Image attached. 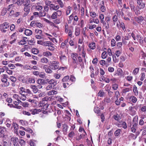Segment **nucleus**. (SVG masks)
Returning <instances> with one entry per match:
<instances>
[{
  "instance_id": "f257e3e1",
  "label": "nucleus",
  "mask_w": 146,
  "mask_h": 146,
  "mask_svg": "<svg viewBox=\"0 0 146 146\" xmlns=\"http://www.w3.org/2000/svg\"><path fill=\"white\" fill-rule=\"evenodd\" d=\"M57 57L60 62L62 64H64L67 62V57L62 51L59 52Z\"/></svg>"
},
{
  "instance_id": "f03ea898",
  "label": "nucleus",
  "mask_w": 146,
  "mask_h": 146,
  "mask_svg": "<svg viewBox=\"0 0 146 146\" xmlns=\"http://www.w3.org/2000/svg\"><path fill=\"white\" fill-rule=\"evenodd\" d=\"M7 76L6 74H3L2 76L1 79L2 81L4 83L2 85V86L4 87L8 86L9 85V83L7 82Z\"/></svg>"
},
{
  "instance_id": "7ed1b4c3",
  "label": "nucleus",
  "mask_w": 146,
  "mask_h": 146,
  "mask_svg": "<svg viewBox=\"0 0 146 146\" xmlns=\"http://www.w3.org/2000/svg\"><path fill=\"white\" fill-rule=\"evenodd\" d=\"M59 64V62L57 61H53L52 64L49 66V68L52 70H56L59 68V66L57 65Z\"/></svg>"
},
{
  "instance_id": "20e7f679",
  "label": "nucleus",
  "mask_w": 146,
  "mask_h": 146,
  "mask_svg": "<svg viewBox=\"0 0 146 146\" xmlns=\"http://www.w3.org/2000/svg\"><path fill=\"white\" fill-rule=\"evenodd\" d=\"M11 140L14 146H19V140L17 137H12L11 138Z\"/></svg>"
},
{
  "instance_id": "39448f33",
  "label": "nucleus",
  "mask_w": 146,
  "mask_h": 146,
  "mask_svg": "<svg viewBox=\"0 0 146 146\" xmlns=\"http://www.w3.org/2000/svg\"><path fill=\"white\" fill-rule=\"evenodd\" d=\"M137 7L139 9H143L145 7V3L141 0H137Z\"/></svg>"
},
{
  "instance_id": "423d86ee",
  "label": "nucleus",
  "mask_w": 146,
  "mask_h": 146,
  "mask_svg": "<svg viewBox=\"0 0 146 146\" xmlns=\"http://www.w3.org/2000/svg\"><path fill=\"white\" fill-rule=\"evenodd\" d=\"M25 6L24 11L25 12L23 14V17H25L29 13L30 10V7L31 6Z\"/></svg>"
},
{
  "instance_id": "0eeeda50",
  "label": "nucleus",
  "mask_w": 146,
  "mask_h": 146,
  "mask_svg": "<svg viewBox=\"0 0 146 146\" xmlns=\"http://www.w3.org/2000/svg\"><path fill=\"white\" fill-rule=\"evenodd\" d=\"M46 81L48 82L49 84L52 85L53 87L55 86L57 84L56 80L53 79L49 80L48 79L46 80Z\"/></svg>"
},
{
  "instance_id": "6e6552de",
  "label": "nucleus",
  "mask_w": 146,
  "mask_h": 146,
  "mask_svg": "<svg viewBox=\"0 0 146 146\" xmlns=\"http://www.w3.org/2000/svg\"><path fill=\"white\" fill-rule=\"evenodd\" d=\"M29 111L30 112H31V114L33 115H35L41 111L40 109H37L35 108L32 109H29Z\"/></svg>"
},
{
  "instance_id": "1a4fd4ad",
  "label": "nucleus",
  "mask_w": 146,
  "mask_h": 146,
  "mask_svg": "<svg viewBox=\"0 0 146 146\" xmlns=\"http://www.w3.org/2000/svg\"><path fill=\"white\" fill-rule=\"evenodd\" d=\"M50 9L51 10L56 11L60 8L59 6L58 5H55L53 4H51L49 6Z\"/></svg>"
},
{
  "instance_id": "9d476101",
  "label": "nucleus",
  "mask_w": 146,
  "mask_h": 146,
  "mask_svg": "<svg viewBox=\"0 0 146 146\" xmlns=\"http://www.w3.org/2000/svg\"><path fill=\"white\" fill-rule=\"evenodd\" d=\"M30 87L32 89V91L34 93H36L38 90L37 86L36 85H31L30 86Z\"/></svg>"
},
{
  "instance_id": "9b49d317",
  "label": "nucleus",
  "mask_w": 146,
  "mask_h": 146,
  "mask_svg": "<svg viewBox=\"0 0 146 146\" xmlns=\"http://www.w3.org/2000/svg\"><path fill=\"white\" fill-rule=\"evenodd\" d=\"M9 24L6 22L3 23V24L1 25L0 28L4 29H8L9 27Z\"/></svg>"
},
{
  "instance_id": "f8f14e48",
  "label": "nucleus",
  "mask_w": 146,
  "mask_h": 146,
  "mask_svg": "<svg viewBox=\"0 0 146 146\" xmlns=\"http://www.w3.org/2000/svg\"><path fill=\"white\" fill-rule=\"evenodd\" d=\"M78 64V61H74L72 60V62L70 64V66H71L72 67L75 68H77V65Z\"/></svg>"
},
{
  "instance_id": "ddd939ff",
  "label": "nucleus",
  "mask_w": 146,
  "mask_h": 146,
  "mask_svg": "<svg viewBox=\"0 0 146 146\" xmlns=\"http://www.w3.org/2000/svg\"><path fill=\"white\" fill-rule=\"evenodd\" d=\"M6 129L5 127L3 126H0V133L3 135H4L6 132Z\"/></svg>"
},
{
  "instance_id": "4468645a",
  "label": "nucleus",
  "mask_w": 146,
  "mask_h": 146,
  "mask_svg": "<svg viewBox=\"0 0 146 146\" xmlns=\"http://www.w3.org/2000/svg\"><path fill=\"white\" fill-rule=\"evenodd\" d=\"M27 38L25 37H23V39L21 40L18 42L19 45H23L25 44L26 43V40Z\"/></svg>"
},
{
  "instance_id": "2eb2a0df",
  "label": "nucleus",
  "mask_w": 146,
  "mask_h": 146,
  "mask_svg": "<svg viewBox=\"0 0 146 146\" xmlns=\"http://www.w3.org/2000/svg\"><path fill=\"white\" fill-rule=\"evenodd\" d=\"M35 82V80L34 79L29 78L27 79L26 80L25 82L27 84L34 83Z\"/></svg>"
},
{
  "instance_id": "dca6fc26",
  "label": "nucleus",
  "mask_w": 146,
  "mask_h": 146,
  "mask_svg": "<svg viewBox=\"0 0 146 146\" xmlns=\"http://www.w3.org/2000/svg\"><path fill=\"white\" fill-rule=\"evenodd\" d=\"M129 100L130 101L133 103H136L137 101V98L135 96H131L129 98Z\"/></svg>"
},
{
  "instance_id": "f3484780",
  "label": "nucleus",
  "mask_w": 146,
  "mask_h": 146,
  "mask_svg": "<svg viewBox=\"0 0 146 146\" xmlns=\"http://www.w3.org/2000/svg\"><path fill=\"white\" fill-rule=\"evenodd\" d=\"M78 54L76 53H72L71 54V56L72 60L78 61L77 58L78 57Z\"/></svg>"
},
{
  "instance_id": "a211bd4d",
  "label": "nucleus",
  "mask_w": 146,
  "mask_h": 146,
  "mask_svg": "<svg viewBox=\"0 0 146 146\" xmlns=\"http://www.w3.org/2000/svg\"><path fill=\"white\" fill-rule=\"evenodd\" d=\"M47 102H45L42 100V101L40 102V106L45 107V108H47L48 105V104H46Z\"/></svg>"
},
{
  "instance_id": "6ab92c4d",
  "label": "nucleus",
  "mask_w": 146,
  "mask_h": 146,
  "mask_svg": "<svg viewBox=\"0 0 146 146\" xmlns=\"http://www.w3.org/2000/svg\"><path fill=\"white\" fill-rule=\"evenodd\" d=\"M80 29L78 27H76L75 30V35L76 36H78L80 34Z\"/></svg>"
},
{
  "instance_id": "aec40b11",
  "label": "nucleus",
  "mask_w": 146,
  "mask_h": 146,
  "mask_svg": "<svg viewBox=\"0 0 146 146\" xmlns=\"http://www.w3.org/2000/svg\"><path fill=\"white\" fill-rule=\"evenodd\" d=\"M133 92L134 93V95L135 96H137L138 94V91L137 89V88L136 86L134 85L133 89Z\"/></svg>"
},
{
  "instance_id": "412c9836",
  "label": "nucleus",
  "mask_w": 146,
  "mask_h": 146,
  "mask_svg": "<svg viewBox=\"0 0 146 146\" xmlns=\"http://www.w3.org/2000/svg\"><path fill=\"white\" fill-rule=\"evenodd\" d=\"M105 95V93L104 92L103 90H101L98 92V96L100 97H104Z\"/></svg>"
},
{
  "instance_id": "4be33fe9",
  "label": "nucleus",
  "mask_w": 146,
  "mask_h": 146,
  "mask_svg": "<svg viewBox=\"0 0 146 146\" xmlns=\"http://www.w3.org/2000/svg\"><path fill=\"white\" fill-rule=\"evenodd\" d=\"M57 92L55 90H52L48 91L47 93L48 95L51 96L54 94H57Z\"/></svg>"
},
{
  "instance_id": "5701e85b",
  "label": "nucleus",
  "mask_w": 146,
  "mask_h": 146,
  "mask_svg": "<svg viewBox=\"0 0 146 146\" xmlns=\"http://www.w3.org/2000/svg\"><path fill=\"white\" fill-rule=\"evenodd\" d=\"M139 68H136L133 70L132 74L133 75H136L139 72Z\"/></svg>"
},
{
  "instance_id": "b1692460",
  "label": "nucleus",
  "mask_w": 146,
  "mask_h": 146,
  "mask_svg": "<svg viewBox=\"0 0 146 146\" xmlns=\"http://www.w3.org/2000/svg\"><path fill=\"white\" fill-rule=\"evenodd\" d=\"M36 82L39 85H43L45 84V81L44 79L40 78L37 80Z\"/></svg>"
},
{
  "instance_id": "393cba45",
  "label": "nucleus",
  "mask_w": 146,
  "mask_h": 146,
  "mask_svg": "<svg viewBox=\"0 0 146 146\" xmlns=\"http://www.w3.org/2000/svg\"><path fill=\"white\" fill-rule=\"evenodd\" d=\"M25 34L27 36H30L32 34V31L29 29H26L25 31Z\"/></svg>"
},
{
  "instance_id": "a878e982",
  "label": "nucleus",
  "mask_w": 146,
  "mask_h": 146,
  "mask_svg": "<svg viewBox=\"0 0 146 146\" xmlns=\"http://www.w3.org/2000/svg\"><path fill=\"white\" fill-rule=\"evenodd\" d=\"M101 23H102L103 26L104 27L105 29L107 30L109 29V26L108 23H107L104 21H102V22H101Z\"/></svg>"
},
{
  "instance_id": "bb28decb",
  "label": "nucleus",
  "mask_w": 146,
  "mask_h": 146,
  "mask_svg": "<svg viewBox=\"0 0 146 146\" xmlns=\"http://www.w3.org/2000/svg\"><path fill=\"white\" fill-rule=\"evenodd\" d=\"M94 111L95 113L98 114V116L99 115V113L100 112V110L98 107H95L94 109Z\"/></svg>"
},
{
  "instance_id": "cd10ccee",
  "label": "nucleus",
  "mask_w": 146,
  "mask_h": 146,
  "mask_svg": "<svg viewBox=\"0 0 146 146\" xmlns=\"http://www.w3.org/2000/svg\"><path fill=\"white\" fill-rule=\"evenodd\" d=\"M40 62L42 63H47L48 62V60L46 58L43 57L41 59Z\"/></svg>"
},
{
  "instance_id": "c85d7f7f",
  "label": "nucleus",
  "mask_w": 146,
  "mask_h": 146,
  "mask_svg": "<svg viewBox=\"0 0 146 146\" xmlns=\"http://www.w3.org/2000/svg\"><path fill=\"white\" fill-rule=\"evenodd\" d=\"M89 47L92 50L96 48L95 43L94 42H93L90 44H89Z\"/></svg>"
},
{
  "instance_id": "c756f323",
  "label": "nucleus",
  "mask_w": 146,
  "mask_h": 146,
  "mask_svg": "<svg viewBox=\"0 0 146 146\" xmlns=\"http://www.w3.org/2000/svg\"><path fill=\"white\" fill-rule=\"evenodd\" d=\"M43 55L44 56L47 57L48 56H51L52 55V54L50 52L46 51L43 52Z\"/></svg>"
},
{
  "instance_id": "7c9ffc66",
  "label": "nucleus",
  "mask_w": 146,
  "mask_h": 146,
  "mask_svg": "<svg viewBox=\"0 0 146 146\" xmlns=\"http://www.w3.org/2000/svg\"><path fill=\"white\" fill-rule=\"evenodd\" d=\"M52 44V43L50 41H45L44 42L43 46L48 47L49 45Z\"/></svg>"
},
{
  "instance_id": "2f4dec72",
  "label": "nucleus",
  "mask_w": 146,
  "mask_h": 146,
  "mask_svg": "<svg viewBox=\"0 0 146 146\" xmlns=\"http://www.w3.org/2000/svg\"><path fill=\"white\" fill-rule=\"evenodd\" d=\"M74 17V15L73 14H71L69 18V20H68V23H70L72 22V20L73 19Z\"/></svg>"
},
{
  "instance_id": "473e14b6",
  "label": "nucleus",
  "mask_w": 146,
  "mask_h": 146,
  "mask_svg": "<svg viewBox=\"0 0 146 146\" xmlns=\"http://www.w3.org/2000/svg\"><path fill=\"white\" fill-rule=\"evenodd\" d=\"M61 76V74H60L55 73L53 75V77L56 79H59Z\"/></svg>"
},
{
  "instance_id": "72a5a7b5",
  "label": "nucleus",
  "mask_w": 146,
  "mask_h": 146,
  "mask_svg": "<svg viewBox=\"0 0 146 146\" xmlns=\"http://www.w3.org/2000/svg\"><path fill=\"white\" fill-rule=\"evenodd\" d=\"M24 6H31L30 1L29 0H24Z\"/></svg>"
},
{
  "instance_id": "f704fd0d",
  "label": "nucleus",
  "mask_w": 146,
  "mask_h": 146,
  "mask_svg": "<svg viewBox=\"0 0 146 146\" xmlns=\"http://www.w3.org/2000/svg\"><path fill=\"white\" fill-rule=\"evenodd\" d=\"M7 9L6 8H4L2 9L1 13V15L2 16L4 15L5 14L7 13Z\"/></svg>"
},
{
  "instance_id": "c9c22d12",
  "label": "nucleus",
  "mask_w": 146,
  "mask_h": 146,
  "mask_svg": "<svg viewBox=\"0 0 146 146\" xmlns=\"http://www.w3.org/2000/svg\"><path fill=\"white\" fill-rule=\"evenodd\" d=\"M121 131V130L120 129H118L116 130L114 133L115 135V136H118L119 135Z\"/></svg>"
},
{
  "instance_id": "e433bc0d",
  "label": "nucleus",
  "mask_w": 146,
  "mask_h": 146,
  "mask_svg": "<svg viewBox=\"0 0 146 146\" xmlns=\"http://www.w3.org/2000/svg\"><path fill=\"white\" fill-rule=\"evenodd\" d=\"M101 10L102 12H104L105 11V7L104 6V1H102L101 2Z\"/></svg>"
},
{
  "instance_id": "4c0bfd02",
  "label": "nucleus",
  "mask_w": 146,
  "mask_h": 146,
  "mask_svg": "<svg viewBox=\"0 0 146 146\" xmlns=\"http://www.w3.org/2000/svg\"><path fill=\"white\" fill-rule=\"evenodd\" d=\"M113 117L114 119L117 121H118L121 119V117L118 114L113 115Z\"/></svg>"
},
{
  "instance_id": "58836bf2",
  "label": "nucleus",
  "mask_w": 146,
  "mask_h": 146,
  "mask_svg": "<svg viewBox=\"0 0 146 146\" xmlns=\"http://www.w3.org/2000/svg\"><path fill=\"white\" fill-rule=\"evenodd\" d=\"M22 113L23 114L25 115H27L28 116H30L31 115V113L29 111H22Z\"/></svg>"
},
{
  "instance_id": "ea45409f",
  "label": "nucleus",
  "mask_w": 146,
  "mask_h": 146,
  "mask_svg": "<svg viewBox=\"0 0 146 146\" xmlns=\"http://www.w3.org/2000/svg\"><path fill=\"white\" fill-rule=\"evenodd\" d=\"M117 15H115L113 16L112 18V20L113 22L114 25H115V22L117 21Z\"/></svg>"
},
{
  "instance_id": "a19ab883",
  "label": "nucleus",
  "mask_w": 146,
  "mask_h": 146,
  "mask_svg": "<svg viewBox=\"0 0 146 146\" xmlns=\"http://www.w3.org/2000/svg\"><path fill=\"white\" fill-rule=\"evenodd\" d=\"M69 81L67 82L66 83L64 82L63 83V86L64 88H66L67 87H68L69 85L71 84Z\"/></svg>"
},
{
  "instance_id": "79ce46f5",
  "label": "nucleus",
  "mask_w": 146,
  "mask_h": 146,
  "mask_svg": "<svg viewBox=\"0 0 146 146\" xmlns=\"http://www.w3.org/2000/svg\"><path fill=\"white\" fill-rule=\"evenodd\" d=\"M32 52L34 54H37L38 52L39 51L36 48H33L31 50Z\"/></svg>"
},
{
  "instance_id": "37998d69",
  "label": "nucleus",
  "mask_w": 146,
  "mask_h": 146,
  "mask_svg": "<svg viewBox=\"0 0 146 146\" xmlns=\"http://www.w3.org/2000/svg\"><path fill=\"white\" fill-rule=\"evenodd\" d=\"M107 56V54L106 51L103 52L102 54V57L103 59L106 58Z\"/></svg>"
},
{
  "instance_id": "c03bdc74",
  "label": "nucleus",
  "mask_w": 146,
  "mask_h": 146,
  "mask_svg": "<svg viewBox=\"0 0 146 146\" xmlns=\"http://www.w3.org/2000/svg\"><path fill=\"white\" fill-rule=\"evenodd\" d=\"M13 98L16 99L19 102H21V101L19 100V95L15 94L13 95Z\"/></svg>"
},
{
  "instance_id": "a18cd8bd",
  "label": "nucleus",
  "mask_w": 146,
  "mask_h": 146,
  "mask_svg": "<svg viewBox=\"0 0 146 146\" xmlns=\"http://www.w3.org/2000/svg\"><path fill=\"white\" fill-rule=\"evenodd\" d=\"M145 78V74L144 72L141 73V74L140 80L143 81Z\"/></svg>"
},
{
  "instance_id": "49530a36",
  "label": "nucleus",
  "mask_w": 146,
  "mask_h": 146,
  "mask_svg": "<svg viewBox=\"0 0 146 146\" xmlns=\"http://www.w3.org/2000/svg\"><path fill=\"white\" fill-rule=\"evenodd\" d=\"M26 93V95H27L28 94L33 95V93L29 89H26L25 91V94Z\"/></svg>"
},
{
  "instance_id": "de8ad7c7",
  "label": "nucleus",
  "mask_w": 146,
  "mask_h": 146,
  "mask_svg": "<svg viewBox=\"0 0 146 146\" xmlns=\"http://www.w3.org/2000/svg\"><path fill=\"white\" fill-rule=\"evenodd\" d=\"M51 18L52 19H55L57 18V15L55 12H54L51 16Z\"/></svg>"
},
{
  "instance_id": "09e8293b",
  "label": "nucleus",
  "mask_w": 146,
  "mask_h": 146,
  "mask_svg": "<svg viewBox=\"0 0 146 146\" xmlns=\"http://www.w3.org/2000/svg\"><path fill=\"white\" fill-rule=\"evenodd\" d=\"M90 15L93 18L95 17L96 16V13L94 11H90Z\"/></svg>"
},
{
  "instance_id": "8fccbe9b",
  "label": "nucleus",
  "mask_w": 146,
  "mask_h": 146,
  "mask_svg": "<svg viewBox=\"0 0 146 146\" xmlns=\"http://www.w3.org/2000/svg\"><path fill=\"white\" fill-rule=\"evenodd\" d=\"M19 103H21V105H22L23 107H28L29 106V104L27 102H23L21 101V102H19Z\"/></svg>"
},
{
  "instance_id": "3c124183",
  "label": "nucleus",
  "mask_w": 146,
  "mask_h": 146,
  "mask_svg": "<svg viewBox=\"0 0 146 146\" xmlns=\"http://www.w3.org/2000/svg\"><path fill=\"white\" fill-rule=\"evenodd\" d=\"M112 88L114 90H117L118 88V85L117 84H114L112 85Z\"/></svg>"
},
{
  "instance_id": "603ef678",
  "label": "nucleus",
  "mask_w": 146,
  "mask_h": 146,
  "mask_svg": "<svg viewBox=\"0 0 146 146\" xmlns=\"http://www.w3.org/2000/svg\"><path fill=\"white\" fill-rule=\"evenodd\" d=\"M111 61V58L110 57H108L106 59V63L107 65L108 66L109 65V63H110Z\"/></svg>"
},
{
  "instance_id": "864d4df0",
  "label": "nucleus",
  "mask_w": 146,
  "mask_h": 146,
  "mask_svg": "<svg viewBox=\"0 0 146 146\" xmlns=\"http://www.w3.org/2000/svg\"><path fill=\"white\" fill-rule=\"evenodd\" d=\"M24 0H19L17 1L16 3L17 5L19 6L21 5L24 2Z\"/></svg>"
},
{
  "instance_id": "5fc2aeb1",
  "label": "nucleus",
  "mask_w": 146,
  "mask_h": 146,
  "mask_svg": "<svg viewBox=\"0 0 146 146\" xmlns=\"http://www.w3.org/2000/svg\"><path fill=\"white\" fill-rule=\"evenodd\" d=\"M19 142L21 146H24L25 144V142L24 140L22 139H20L19 140Z\"/></svg>"
},
{
  "instance_id": "6e6d98bb",
  "label": "nucleus",
  "mask_w": 146,
  "mask_h": 146,
  "mask_svg": "<svg viewBox=\"0 0 146 146\" xmlns=\"http://www.w3.org/2000/svg\"><path fill=\"white\" fill-rule=\"evenodd\" d=\"M57 2L59 4L61 8H62L64 7V5L63 3L61 0H57Z\"/></svg>"
},
{
  "instance_id": "4d7b16f0",
  "label": "nucleus",
  "mask_w": 146,
  "mask_h": 146,
  "mask_svg": "<svg viewBox=\"0 0 146 146\" xmlns=\"http://www.w3.org/2000/svg\"><path fill=\"white\" fill-rule=\"evenodd\" d=\"M17 54V52L16 51H14L11 53H10L9 55V57L12 58L14 57L15 55Z\"/></svg>"
},
{
  "instance_id": "13d9d810",
  "label": "nucleus",
  "mask_w": 146,
  "mask_h": 146,
  "mask_svg": "<svg viewBox=\"0 0 146 146\" xmlns=\"http://www.w3.org/2000/svg\"><path fill=\"white\" fill-rule=\"evenodd\" d=\"M100 63L101 65L104 66L105 65H107L106 61L104 60H101L100 61Z\"/></svg>"
},
{
  "instance_id": "bf43d9fd",
  "label": "nucleus",
  "mask_w": 146,
  "mask_h": 146,
  "mask_svg": "<svg viewBox=\"0 0 146 146\" xmlns=\"http://www.w3.org/2000/svg\"><path fill=\"white\" fill-rule=\"evenodd\" d=\"M69 79V76H66L64 77L62 80V81L63 82H66L68 81Z\"/></svg>"
},
{
  "instance_id": "052dcab7",
  "label": "nucleus",
  "mask_w": 146,
  "mask_h": 146,
  "mask_svg": "<svg viewBox=\"0 0 146 146\" xmlns=\"http://www.w3.org/2000/svg\"><path fill=\"white\" fill-rule=\"evenodd\" d=\"M139 9H140L139 8L138 9L137 8V9L135 10L134 11L135 12V14L137 15H140L141 13V12L140 11Z\"/></svg>"
},
{
  "instance_id": "680f3d73",
  "label": "nucleus",
  "mask_w": 146,
  "mask_h": 146,
  "mask_svg": "<svg viewBox=\"0 0 146 146\" xmlns=\"http://www.w3.org/2000/svg\"><path fill=\"white\" fill-rule=\"evenodd\" d=\"M53 44L52 43V44L48 46L47 47V48L50 50H53L54 49V47L53 46Z\"/></svg>"
},
{
  "instance_id": "e2e57ef3",
  "label": "nucleus",
  "mask_w": 146,
  "mask_h": 146,
  "mask_svg": "<svg viewBox=\"0 0 146 146\" xmlns=\"http://www.w3.org/2000/svg\"><path fill=\"white\" fill-rule=\"evenodd\" d=\"M19 99L23 101H25L26 99V96H23L19 95Z\"/></svg>"
},
{
  "instance_id": "0e129e2a",
  "label": "nucleus",
  "mask_w": 146,
  "mask_h": 146,
  "mask_svg": "<svg viewBox=\"0 0 146 146\" xmlns=\"http://www.w3.org/2000/svg\"><path fill=\"white\" fill-rule=\"evenodd\" d=\"M10 79L12 82H16L17 80L16 78L13 76H11L10 78Z\"/></svg>"
},
{
  "instance_id": "69168bd1",
  "label": "nucleus",
  "mask_w": 146,
  "mask_h": 146,
  "mask_svg": "<svg viewBox=\"0 0 146 146\" xmlns=\"http://www.w3.org/2000/svg\"><path fill=\"white\" fill-rule=\"evenodd\" d=\"M53 87L52 85L49 84L48 85L46 88V90H48L52 89V87Z\"/></svg>"
},
{
  "instance_id": "338daca9",
  "label": "nucleus",
  "mask_w": 146,
  "mask_h": 146,
  "mask_svg": "<svg viewBox=\"0 0 146 146\" xmlns=\"http://www.w3.org/2000/svg\"><path fill=\"white\" fill-rule=\"evenodd\" d=\"M115 39L117 42H118L121 39V37L119 35H117L115 37Z\"/></svg>"
},
{
  "instance_id": "774afa93",
  "label": "nucleus",
  "mask_w": 146,
  "mask_h": 146,
  "mask_svg": "<svg viewBox=\"0 0 146 146\" xmlns=\"http://www.w3.org/2000/svg\"><path fill=\"white\" fill-rule=\"evenodd\" d=\"M111 46L112 47L114 46L116 44V42L114 39H112L111 40Z\"/></svg>"
}]
</instances>
